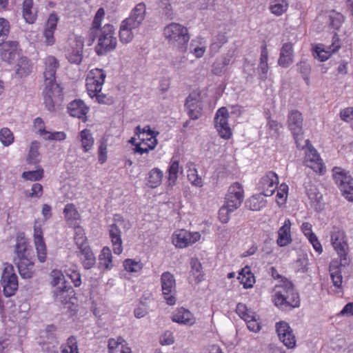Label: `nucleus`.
<instances>
[{
    "label": "nucleus",
    "mask_w": 353,
    "mask_h": 353,
    "mask_svg": "<svg viewBox=\"0 0 353 353\" xmlns=\"http://www.w3.org/2000/svg\"><path fill=\"white\" fill-rule=\"evenodd\" d=\"M74 228V241L79 248H83V246H88L87 238L85 235L84 230L78 225Z\"/></svg>",
    "instance_id": "nucleus-51"
},
{
    "label": "nucleus",
    "mask_w": 353,
    "mask_h": 353,
    "mask_svg": "<svg viewBox=\"0 0 353 353\" xmlns=\"http://www.w3.org/2000/svg\"><path fill=\"white\" fill-rule=\"evenodd\" d=\"M292 223L289 219L284 221L283 225L278 230V238L276 243L280 247H285L292 241L291 234Z\"/></svg>",
    "instance_id": "nucleus-26"
},
{
    "label": "nucleus",
    "mask_w": 353,
    "mask_h": 353,
    "mask_svg": "<svg viewBox=\"0 0 353 353\" xmlns=\"http://www.w3.org/2000/svg\"><path fill=\"white\" fill-rule=\"evenodd\" d=\"M236 210L232 205L225 203L219 210V219L223 223H227L230 219V214Z\"/></svg>",
    "instance_id": "nucleus-52"
},
{
    "label": "nucleus",
    "mask_w": 353,
    "mask_h": 353,
    "mask_svg": "<svg viewBox=\"0 0 353 353\" xmlns=\"http://www.w3.org/2000/svg\"><path fill=\"white\" fill-rule=\"evenodd\" d=\"M340 263L336 261H332L330 265V277L334 287V292L341 294L343 292V276L340 268Z\"/></svg>",
    "instance_id": "nucleus-28"
},
{
    "label": "nucleus",
    "mask_w": 353,
    "mask_h": 353,
    "mask_svg": "<svg viewBox=\"0 0 353 353\" xmlns=\"http://www.w3.org/2000/svg\"><path fill=\"white\" fill-rule=\"evenodd\" d=\"M161 285L167 304L174 305L176 303V280L174 274L170 272H163L161 276Z\"/></svg>",
    "instance_id": "nucleus-10"
},
{
    "label": "nucleus",
    "mask_w": 353,
    "mask_h": 353,
    "mask_svg": "<svg viewBox=\"0 0 353 353\" xmlns=\"http://www.w3.org/2000/svg\"><path fill=\"white\" fill-rule=\"evenodd\" d=\"M330 26L335 30H339L344 21L343 16L339 12H332L330 14Z\"/></svg>",
    "instance_id": "nucleus-59"
},
{
    "label": "nucleus",
    "mask_w": 353,
    "mask_h": 353,
    "mask_svg": "<svg viewBox=\"0 0 353 353\" xmlns=\"http://www.w3.org/2000/svg\"><path fill=\"white\" fill-rule=\"evenodd\" d=\"M331 243L340 258V265L344 267L349 265V260L347 255L348 245L345 241V236L343 231L339 228H333L331 232Z\"/></svg>",
    "instance_id": "nucleus-7"
},
{
    "label": "nucleus",
    "mask_w": 353,
    "mask_h": 353,
    "mask_svg": "<svg viewBox=\"0 0 353 353\" xmlns=\"http://www.w3.org/2000/svg\"><path fill=\"white\" fill-rule=\"evenodd\" d=\"M252 317L248 318L247 320H244L247 324V327L249 329V330L257 332L260 330L261 326L258 321V319H256V315L254 313L253 315L251 316Z\"/></svg>",
    "instance_id": "nucleus-62"
},
{
    "label": "nucleus",
    "mask_w": 353,
    "mask_h": 353,
    "mask_svg": "<svg viewBox=\"0 0 353 353\" xmlns=\"http://www.w3.org/2000/svg\"><path fill=\"white\" fill-rule=\"evenodd\" d=\"M340 48L339 39L336 34L333 37L332 45L324 48L321 44L317 45L314 48L315 58L321 61H325L330 58L332 53L336 52Z\"/></svg>",
    "instance_id": "nucleus-21"
},
{
    "label": "nucleus",
    "mask_w": 353,
    "mask_h": 353,
    "mask_svg": "<svg viewBox=\"0 0 353 353\" xmlns=\"http://www.w3.org/2000/svg\"><path fill=\"white\" fill-rule=\"evenodd\" d=\"M289 0H270L269 10L272 14L279 17L287 12Z\"/></svg>",
    "instance_id": "nucleus-42"
},
{
    "label": "nucleus",
    "mask_w": 353,
    "mask_h": 353,
    "mask_svg": "<svg viewBox=\"0 0 353 353\" xmlns=\"http://www.w3.org/2000/svg\"><path fill=\"white\" fill-rule=\"evenodd\" d=\"M228 119L229 112L226 108L222 107L216 111L214 117V127L219 135L224 139H229L232 135Z\"/></svg>",
    "instance_id": "nucleus-11"
},
{
    "label": "nucleus",
    "mask_w": 353,
    "mask_h": 353,
    "mask_svg": "<svg viewBox=\"0 0 353 353\" xmlns=\"http://www.w3.org/2000/svg\"><path fill=\"white\" fill-rule=\"evenodd\" d=\"M32 68L31 61L26 57H21L14 66V76L19 79L26 77L32 73Z\"/></svg>",
    "instance_id": "nucleus-30"
},
{
    "label": "nucleus",
    "mask_w": 353,
    "mask_h": 353,
    "mask_svg": "<svg viewBox=\"0 0 353 353\" xmlns=\"http://www.w3.org/2000/svg\"><path fill=\"white\" fill-rule=\"evenodd\" d=\"M112 252L109 247H104L99 255V268L103 270H110L113 268Z\"/></svg>",
    "instance_id": "nucleus-38"
},
{
    "label": "nucleus",
    "mask_w": 353,
    "mask_h": 353,
    "mask_svg": "<svg viewBox=\"0 0 353 353\" xmlns=\"http://www.w3.org/2000/svg\"><path fill=\"white\" fill-rule=\"evenodd\" d=\"M50 276L51 279L50 284L53 288L60 285H66L65 276L61 270H53L50 272Z\"/></svg>",
    "instance_id": "nucleus-50"
},
{
    "label": "nucleus",
    "mask_w": 353,
    "mask_h": 353,
    "mask_svg": "<svg viewBox=\"0 0 353 353\" xmlns=\"http://www.w3.org/2000/svg\"><path fill=\"white\" fill-rule=\"evenodd\" d=\"M115 29L111 24H105L100 29L97 37L98 43L95 47V51L99 56L114 50L117 44Z\"/></svg>",
    "instance_id": "nucleus-4"
},
{
    "label": "nucleus",
    "mask_w": 353,
    "mask_h": 353,
    "mask_svg": "<svg viewBox=\"0 0 353 353\" xmlns=\"http://www.w3.org/2000/svg\"><path fill=\"white\" fill-rule=\"evenodd\" d=\"M172 320L179 324L191 326L196 322V319L192 312L185 307L176 309L172 315Z\"/></svg>",
    "instance_id": "nucleus-25"
},
{
    "label": "nucleus",
    "mask_w": 353,
    "mask_h": 353,
    "mask_svg": "<svg viewBox=\"0 0 353 353\" xmlns=\"http://www.w3.org/2000/svg\"><path fill=\"white\" fill-rule=\"evenodd\" d=\"M72 292V288L68 285L56 287L52 291L54 301L62 304L68 302Z\"/></svg>",
    "instance_id": "nucleus-35"
},
{
    "label": "nucleus",
    "mask_w": 353,
    "mask_h": 353,
    "mask_svg": "<svg viewBox=\"0 0 353 353\" xmlns=\"http://www.w3.org/2000/svg\"><path fill=\"white\" fill-rule=\"evenodd\" d=\"M279 178L276 173L268 172L260 180L259 188L265 196H270L277 189Z\"/></svg>",
    "instance_id": "nucleus-14"
},
{
    "label": "nucleus",
    "mask_w": 353,
    "mask_h": 353,
    "mask_svg": "<svg viewBox=\"0 0 353 353\" xmlns=\"http://www.w3.org/2000/svg\"><path fill=\"white\" fill-rule=\"evenodd\" d=\"M163 177V172L158 168L152 169L147 174L146 184L149 188H155L159 187Z\"/></svg>",
    "instance_id": "nucleus-39"
},
{
    "label": "nucleus",
    "mask_w": 353,
    "mask_h": 353,
    "mask_svg": "<svg viewBox=\"0 0 353 353\" xmlns=\"http://www.w3.org/2000/svg\"><path fill=\"white\" fill-rule=\"evenodd\" d=\"M66 273L75 287H79L81 285V276L80 273L77 270L69 269Z\"/></svg>",
    "instance_id": "nucleus-63"
},
{
    "label": "nucleus",
    "mask_w": 353,
    "mask_h": 353,
    "mask_svg": "<svg viewBox=\"0 0 353 353\" xmlns=\"http://www.w3.org/2000/svg\"><path fill=\"white\" fill-rule=\"evenodd\" d=\"M265 205L263 197L261 194L252 196L248 201L247 206L253 211H259Z\"/></svg>",
    "instance_id": "nucleus-49"
},
{
    "label": "nucleus",
    "mask_w": 353,
    "mask_h": 353,
    "mask_svg": "<svg viewBox=\"0 0 353 353\" xmlns=\"http://www.w3.org/2000/svg\"><path fill=\"white\" fill-rule=\"evenodd\" d=\"M188 179L189 181L194 186L201 187L203 185L202 179L198 175L196 169H190L188 171Z\"/></svg>",
    "instance_id": "nucleus-61"
},
{
    "label": "nucleus",
    "mask_w": 353,
    "mask_h": 353,
    "mask_svg": "<svg viewBox=\"0 0 353 353\" xmlns=\"http://www.w3.org/2000/svg\"><path fill=\"white\" fill-rule=\"evenodd\" d=\"M128 230L130 228V223L124 219L121 215L116 214L114 216V223L108 226V234L110 239L113 252L119 255L123 252V241L121 239V229Z\"/></svg>",
    "instance_id": "nucleus-3"
},
{
    "label": "nucleus",
    "mask_w": 353,
    "mask_h": 353,
    "mask_svg": "<svg viewBox=\"0 0 353 353\" xmlns=\"http://www.w3.org/2000/svg\"><path fill=\"white\" fill-rule=\"evenodd\" d=\"M44 82L45 84H57L55 81L57 69L59 66V61L53 56H48L44 59Z\"/></svg>",
    "instance_id": "nucleus-20"
},
{
    "label": "nucleus",
    "mask_w": 353,
    "mask_h": 353,
    "mask_svg": "<svg viewBox=\"0 0 353 353\" xmlns=\"http://www.w3.org/2000/svg\"><path fill=\"white\" fill-rule=\"evenodd\" d=\"M1 285L6 296L14 295L18 290V278L15 273L14 266L6 264L1 277Z\"/></svg>",
    "instance_id": "nucleus-8"
},
{
    "label": "nucleus",
    "mask_w": 353,
    "mask_h": 353,
    "mask_svg": "<svg viewBox=\"0 0 353 353\" xmlns=\"http://www.w3.org/2000/svg\"><path fill=\"white\" fill-rule=\"evenodd\" d=\"M138 28L132 26L130 23L123 20L119 29L120 41L123 43H128L132 41Z\"/></svg>",
    "instance_id": "nucleus-34"
},
{
    "label": "nucleus",
    "mask_w": 353,
    "mask_h": 353,
    "mask_svg": "<svg viewBox=\"0 0 353 353\" xmlns=\"http://www.w3.org/2000/svg\"><path fill=\"white\" fill-rule=\"evenodd\" d=\"M83 50V39L81 37H75L66 50V59L71 63L79 64L82 61Z\"/></svg>",
    "instance_id": "nucleus-16"
},
{
    "label": "nucleus",
    "mask_w": 353,
    "mask_h": 353,
    "mask_svg": "<svg viewBox=\"0 0 353 353\" xmlns=\"http://www.w3.org/2000/svg\"><path fill=\"white\" fill-rule=\"evenodd\" d=\"M181 169H182L181 168ZM180 170L179 162L177 160H172L170 162L168 169V186L173 187L177 181L178 174Z\"/></svg>",
    "instance_id": "nucleus-44"
},
{
    "label": "nucleus",
    "mask_w": 353,
    "mask_h": 353,
    "mask_svg": "<svg viewBox=\"0 0 353 353\" xmlns=\"http://www.w3.org/2000/svg\"><path fill=\"white\" fill-rule=\"evenodd\" d=\"M68 110L72 117L82 119L85 117L88 108L82 100H74L69 103Z\"/></svg>",
    "instance_id": "nucleus-36"
},
{
    "label": "nucleus",
    "mask_w": 353,
    "mask_h": 353,
    "mask_svg": "<svg viewBox=\"0 0 353 353\" xmlns=\"http://www.w3.org/2000/svg\"><path fill=\"white\" fill-rule=\"evenodd\" d=\"M225 203L239 208L243 199H244V191L243 186L239 183H234L231 185L228 189V192L226 195Z\"/></svg>",
    "instance_id": "nucleus-17"
},
{
    "label": "nucleus",
    "mask_w": 353,
    "mask_h": 353,
    "mask_svg": "<svg viewBox=\"0 0 353 353\" xmlns=\"http://www.w3.org/2000/svg\"><path fill=\"white\" fill-rule=\"evenodd\" d=\"M192 273L199 283L203 280V274L202 272L201 263L197 259H192L190 261Z\"/></svg>",
    "instance_id": "nucleus-54"
},
{
    "label": "nucleus",
    "mask_w": 353,
    "mask_h": 353,
    "mask_svg": "<svg viewBox=\"0 0 353 353\" xmlns=\"http://www.w3.org/2000/svg\"><path fill=\"white\" fill-rule=\"evenodd\" d=\"M1 45L0 56L3 61L10 63L19 56V44L17 41H3Z\"/></svg>",
    "instance_id": "nucleus-23"
},
{
    "label": "nucleus",
    "mask_w": 353,
    "mask_h": 353,
    "mask_svg": "<svg viewBox=\"0 0 353 353\" xmlns=\"http://www.w3.org/2000/svg\"><path fill=\"white\" fill-rule=\"evenodd\" d=\"M34 244L37 251V259L41 263H43L47 257V249L43 239V231L41 224L35 221L34 225Z\"/></svg>",
    "instance_id": "nucleus-13"
},
{
    "label": "nucleus",
    "mask_w": 353,
    "mask_h": 353,
    "mask_svg": "<svg viewBox=\"0 0 353 353\" xmlns=\"http://www.w3.org/2000/svg\"><path fill=\"white\" fill-rule=\"evenodd\" d=\"M303 117L302 114L296 110H291L288 113V124L292 134H300L303 130Z\"/></svg>",
    "instance_id": "nucleus-27"
},
{
    "label": "nucleus",
    "mask_w": 353,
    "mask_h": 353,
    "mask_svg": "<svg viewBox=\"0 0 353 353\" xmlns=\"http://www.w3.org/2000/svg\"><path fill=\"white\" fill-rule=\"evenodd\" d=\"M236 312L243 320H247L248 318L252 317L251 316L254 314L253 311L248 309L245 304L241 303L237 304Z\"/></svg>",
    "instance_id": "nucleus-58"
},
{
    "label": "nucleus",
    "mask_w": 353,
    "mask_h": 353,
    "mask_svg": "<svg viewBox=\"0 0 353 353\" xmlns=\"http://www.w3.org/2000/svg\"><path fill=\"white\" fill-rule=\"evenodd\" d=\"M273 301L281 310L298 307L300 305L299 296L294 285L288 280H283L274 289Z\"/></svg>",
    "instance_id": "nucleus-1"
},
{
    "label": "nucleus",
    "mask_w": 353,
    "mask_h": 353,
    "mask_svg": "<svg viewBox=\"0 0 353 353\" xmlns=\"http://www.w3.org/2000/svg\"><path fill=\"white\" fill-rule=\"evenodd\" d=\"M163 35L165 39L172 44L183 46L190 40L188 29L178 23H171L163 29Z\"/></svg>",
    "instance_id": "nucleus-5"
},
{
    "label": "nucleus",
    "mask_w": 353,
    "mask_h": 353,
    "mask_svg": "<svg viewBox=\"0 0 353 353\" xmlns=\"http://www.w3.org/2000/svg\"><path fill=\"white\" fill-rule=\"evenodd\" d=\"M108 351L109 353H132L127 343L121 337L109 339Z\"/></svg>",
    "instance_id": "nucleus-37"
},
{
    "label": "nucleus",
    "mask_w": 353,
    "mask_h": 353,
    "mask_svg": "<svg viewBox=\"0 0 353 353\" xmlns=\"http://www.w3.org/2000/svg\"><path fill=\"white\" fill-rule=\"evenodd\" d=\"M63 214L65 219L70 226L75 227L77 225V221L79 219L80 215L73 204L68 203L65 205L63 210Z\"/></svg>",
    "instance_id": "nucleus-41"
},
{
    "label": "nucleus",
    "mask_w": 353,
    "mask_h": 353,
    "mask_svg": "<svg viewBox=\"0 0 353 353\" xmlns=\"http://www.w3.org/2000/svg\"><path fill=\"white\" fill-rule=\"evenodd\" d=\"M10 23L4 18H0V46L6 39L10 32Z\"/></svg>",
    "instance_id": "nucleus-60"
},
{
    "label": "nucleus",
    "mask_w": 353,
    "mask_h": 353,
    "mask_svg": "<svg viewBox=\"0 0 353 353\" xmlns=\"http://www.w3.org/2000/svg\"><path fill=\"white\" fill-rule=\"evenodd\" d=\"M32 6V0H24L23 2V17L28 23H33L37 19V12L33 9Z\"/></svg>",
    "instance_id": "nucleus-43"
},
{
    "label": "nucleus",
    "mask_w": 353,
    "mask_h": 353,
    "mask_svg": "<svg viewBox=\"0 0 353 353\" xmlns=\"http://www.w3.org/2000/svg\"><path fill=\"white\" fill-rule=\"evenodd\" d=\"M185 108L190 119H198L202 114V103L197 92H192L186 99Z\"/></svg>",
    "instance_id": "nucleus-15"
},
{
    "label": "nucleus",
    "mask_w": 353,
    "mask_h": 353,
    "mask_svg": "<svg viewBox=\"0 0 353 353\" xmlns=\"http://www.w3.org/2000/svg\"><path fill=\"white\" fill-rule=\"evenodd\" d=\"M17 257L14 261L28 257V242L23 234H20L17 236L16 244L14 246Z\"/></svg>",
    "instance_id": "nucleus-40"
},
{
    "label": "nucleus",
    "mask_w": 353,
    "mask_h": 353,
    "mask_svg": "<svg viewBox=\"0 0 353 353\" xmlns=\"http://www.w3.org/2000/svg\"><path fill=\"white\" fill-rule=\"evenodd\" d=\"M304 163L307 167L320 174L325 170L321 159L312 146L308 147L305 150Z\"/></svg>",
    "instance_id": "nucleus-18"
},
{
    "label": "nucleus",
    "mask_w": 353,
    "mask_h": 353,
    "mask_svg": "<svg viewBox=\"0 0 353 353\" xmlns=\"http://www.w3.org/2000/svg\"><path fill=\"white\" fill-rule=\"evenodd\" d=\"M61 88L59 84H45L43 91L44 104L49 111L54 108V99L61 95Z\"/></svg>",
    "instance_id": "nucleus-22"
},
{
    "label": "nucleus",
    "mask_w": 353,
    "mask_h": 353,
    "mask_svg": "<svg viewBox=\"0 0 353 353\" xmlns=\"http://www.w3.org/2000/svg\"><path fill=\"white\" fill-rule=\"evenodd\" d=\"M294 61L293 45L291 43L283 44L280 55L278 59V64L282 68H288Z\"/></svg>",
    "instance_id": "nucleus-29"
},
{
    "label": "nucleus",
    "mask_w": 353,
    "mask_h": 353,
    "mask_svg": "<svg viewBox=\"0 0 353 353\" xmlns=\"http://www.w3.org/2000/svg\"><path fill=\"white\" fill-rule=\"evenodd\" d=\"M123 265L124 270L129 273H138L143 267V263L140 261L132 259L124 260Z\"/></svg>",
    "instance_id": "nucleus-48"
},
{
    "label": "nucleus",
    "mask_w": 353,
    "mask_h": 353,
    "mask_svg": "<svg viewBox=\"0 0 353 353\" xmlns=\"http://www.w3.org/2000/svg\"><path fill=\"white\" fill-rule=\"evenodd\" d=\"M228 39L224 34L220 33L216 35L212 40L210 46V52L212 55L216 54L221 48L227 42Z\"/></svg>",
    "instance_id": "nucleus-47"
},
{
    "label": "nucleus",
    "mask_w": 353,
    "mask_h": 353,
    "mask_svg": "<svg viewBox=\"0 0 353 353\" xmlns=\"http://www.w3.org/2000/svg\"><path fill=\"white\" fill-rule=\"evenodd\" d=\"M341 119L345 122H350L353 128V108H347L340 112Z\"/></svg>",
    "instance_id": "nucleus-64"
},
{
    "label": "nucleus",
    "mask_w": 353,
    "mask_h": 353,
    "mask_svg": "<svg viewBox=\"0 0 353 353\" xmlns=\"http://www.w3.org/2000/svg\"><path fill=\"white\" fill-rule=\"evenodd\" d=\"M105 77L106 72L103 70L92 69L87 75L86 88L88 95L91 98L95 97L99 103L110 104L112 99L101 92Z\"/></svg>",
    "instance_id": "nucleus-2"
},
{
    "label": "nucleus",
    "mask_w": 353,
    "mask_h": 353,
    "mask_svg": "<svg viewBox=\"0 0 353 353\" xmlns=\"http://www.w3.org/2000/svg\"><path fill=\"white\" fill-rule=\"evenodd\" d=\"M81 147L85 152L90 151L94 145V139L89 130L85 129L79 134Z\"/></svg>",
    "instance_id": "nucleus-45"
},
{
    "label": "nucleus",
    "mask_w": 353,
    "mask_h": 353,
    "mask_svg": "<svg viewBox=\"0 0 353 353\" xmlns=\"http://www.w3.org/2000/svg\"><path fill=\"white\" fill-rule=\"evenodd\" d=\"M14 140V134L9 128H3L0 130V141L3 146L10 145Z\"/></svg>",
    "instance_id": "nucleus-53"
},
{
    "label": "nucleus",
    "mask_w": 353,
    "mask_h": 353,
    "mask_svg": "<svg viewBox=\"0 0 353 353\" xmlns=\"http://www.w3.org/2000/svg\"><path fill=\"white\" fill-rule=\"evenodd\" d=\"M61 353H79L77 341L74 337L68 338L66 343L62 346Z\"/></svg>",
    "instance_id": "nucleus-57"
},
{
    "label": "nucleus",
    "mask_w": 353,
    "mask_h": 353,
    "mask_svg": "<svg viewBox=\"0 0 353 353\" xmlns=\"http://www.w3.org/2000/svg\"><path fill=\"white\" fill-rule=\"evenodd\" d=\"M34 127L41 137L45 140L63 141L66 138L64 132H50L45 129V123L43 119L37 117L34 121Z\"/></svg>",
    "instance_id": "nucleus-19"
},
{
    "label": "nucleus",
    "mask_w": 353,
    "mask_h": 353,
    "mask_svg": "<svg viewBox=\"0 0 353 353\" xmlns=\"http://www.w3.org/2000/svg\"><path fill=\"white\" fill-rule=\"evenodd\" d=\"M43 176V169L41 167L38 168L36 170L24 172L22 174V177L26 180L32 181H37L41 179Z\"/></svg>",
    "instance_id": "nucleus-55"
},
{
    "label": "nucleus",
    "mask_w": 353,
    "mask_h": 353,
    "mask_svg": "<svg viewBox=\"0 0 353 353\" xmlns=\"http://www.w3.org/2000/svg\"><path fill=\"white\" fill-rule=\"evenodd\" d=\"M332 176L343 196L349 201L353 202V178L349 172L341 168L334 167L332 169Z\"/></svg>",
    "instance_id": "nucleus-6"
},
{
    "label": "nucleus",
    "mask_w": 353,
    "mask_h": 353,
    "mask_svg": "<svg viewBox=\"0 0 353 353\" xmlns=\"http://www.w3.org/2000/svg\"><path fill=\"white\" fill-rule=\"evenodd\" d=\"M39 143L37 141H33L30 148V151L28 157V161L29 163H36L39 161Z\"/></svg>",
    "instance_id": "nucleus-56"
},
{
    "label": "nucleus",
    "mask_w": 353,
    "mask_h": 353,
    "mask_svg": "<svg viewBox=\"0 0 353 353\" xmlns=\"http://www.w3.org/2000/svg\"><path fill=\"white\" fill-rule=\"evenodd\" d=\"M239 279L245 288H252L255 281L254 276L250 272L248 267H245L241 270L239 274Z\"/></svg>",
    "instance_id": "nucleus-46"
},
{
    "label": "nucleus",
    "mask_w": 353,
    "mask_h": 353,
    "mask_svg": "<svg viewBox=\"0 0 353 353\" xmlns=\"http://www.w3.org/2000/svg\"><path fill=\"white\" fill-rule=\"evenodd\" d=\"M145 4L139 3L131 10L130 16L124 20L139 28L145 18Z\"/></svg>",
    "instance_id": "nucleus-24"
},
{
    "label": "nucleus",
    "mask_w": 353,
    "mask_h": 353,
    "mask_svg": "<svg viewBox=\"0 0 353 353\" xmlns=\"http://www.w3.org/2000/svg\"><path fill=\"white\" fill-rule=\"evenodd\" d=\"M17 265L19 273L23 279H30L33 276L35 269L34 263L29 258H23L15 261Z\"/></svg>",
    "instance_id": "nucleus-31"
},
{
    "label": "nucleus",
    "mask_w": 353,
    "mask_h": 353,
    "mask_svg": "<svg viewBox=\"0 0 353 353\" xmlns=\"http://www.w3.org/2000/svg\"><path fill=\"white\" fill-rule=\"evenodd\" d=\"M105 16V10L103 8H100L96 12L92 26L88 31L89 41L88 45L93 43L97 37L98 32L100 30L101 22Z\"/></svg>",
    "instance_id": "nucleus-33"
},
{
    "label": "nucleus",
    "mask_w": 353,
    "mask_h": 353,
    "mask_svg": "<svg viewBox=\"0 0 353 353\" xmlns=\"http://www.w3.org/2000/svg\"><path fill=\"white\" fill-rule=\"evenodd\" d=\"M275 328L279 340L286 347L291 349L296 346V339L288 323L279 321L276 323Z\"/></svg>",
    "instance_id": "nucleus-12"
},
{
    "label": "nucleus",
    "mask_w": 353,
    "mask_h": 353,
    "mask_svg": "<svg viewBox=\"0 0 353 353\" xmlns=\"http://www.w3.org/2000/svg\"><path fill=\"white\" fill-rule=\"evenodd\" d=\"M200 239L201 234L199 232H190L181 229L174 231L172 241L176 248H185L199 241Z\"/></svg>",
    "instance_id": "nucleus-9"
},
{
    "label": "nucleus",
    "mask_w": 353,
    "mask_h": 353,
    "mask_svg": "<svg viewBox=\"0 0 353 353\" xmlns=\"http://www.w3.org/2000/svg\"><path fill=\"white\" fill-rule=\"evenodd\" d=\"M77 256L84 269L89 270L96 263V258L89 245L79 248Z\"/></svg>",
    "instance_id": "nucleus-32"
}]
</instances>
